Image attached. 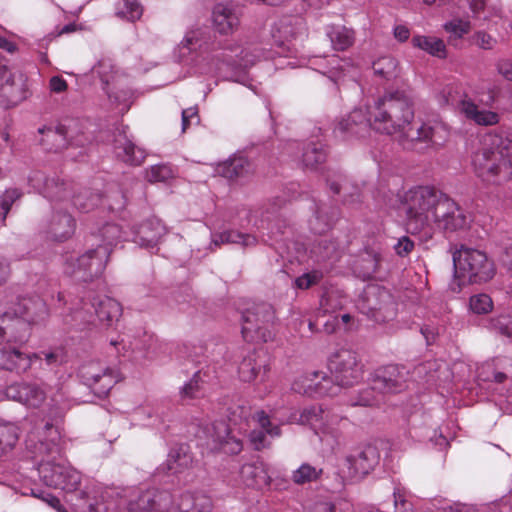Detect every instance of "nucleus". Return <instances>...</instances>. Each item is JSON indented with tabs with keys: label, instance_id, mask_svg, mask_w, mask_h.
<instances>
[{
	"label": "nucleus",
	"instance_id": "nucleus-1",
	"mask_svg": "<svg viewBox=\"0 0 512 512\" xmlns=\"http://www.w3.org/2000/svg\"><path fill=\"white\" fill-rule=\"evenodd\" d=\"M414 104V97L408 91L385 93L372 106V129L386 135L401 133L406 148H412L416 143L440 145L445 132L442 123L428 121L419 123L416 128L411 126L415 116Z\"/></svg>",
	"mask_w": 512,
	"mask_h": 512
},
{
	"label": "nucleus",
	"instance_id": "nucleus-2",
	"mask_svg": "<svg viewBox=\"0 0 512 512\" xmlns=\"http://www.w3.org/2000/svg\"><path fill=\"white\" fill-rule=\"evenodd\" d=\"M407 230L431 238L435 229L456 232L466 229L470 220L465 211L447 195L430 187H417L405 193Z\"/></svg>",
	"mask_w": 512,
	"mask_h": 512
},
{
	"label": "nucleus",
	"instance_id": "nucleus-3",
	"mask_svg": "<svg viewBox=\"0 0 512 512\" xmlns=\"http://www.w3.org/2000/svg\"><path fill=\"white\" fill-rule=\"evenodd\" d=\"M26 447L38 460V473L45 485L66 492L76 491L80 473L62 461L61 435L56 427L46 423L40 431L31 432Z\"/></svg>",
	"mask_w": 512,
	"mask_h": 512
},
{
	"label": "nucleus",
	"instance_id": "nucleus-4",
	"mask_svg": "<svg viewBox=\"0 0 512 512\" xmlns=\"http://www.w3.org/2000/svg\"><path fill=\"white\" fill-rule=\"evenodd\" d=\"M48 317L46 303L39 297L21 298L5 295V310L2 312V337L9 341L25 343L30 335V326L44 322Z\"/></svg>",
	"mask_w": 512,
	"mask_h": 512
},
{
	"label": "nucleus",
	"instance_id": "nucleus-5",
	"mask_svg": "<svg viewBox=\"0 0 512 512\" xmlns=\"http://www.w3.org/2000/svg\"><path fill=\"white\" fill-rule=\"evenodd\" d=\"M455 277L459 282L451 285L454 292L460 291L461 283H482L491 280L495 265L483 251L461 246L453 253Z\"/></svg>",
	"mask_w": 512,
	"mask_h": 512
},
{
	"label": "nucleus",
	"instance_id": "nucleus-6",
	"mask_svg": "<svg viewBox=\"0 0 512 512\" xmlns=\"http://www.w3.org/2000/svg\"><path fill=\"white\" fill-rule=\"evenodd\" d=\"M500 143L499 137L487 135L472 156L474 170L484 181L494 182L503 169H509L508 173L512 175V153L509 155L507 167Z\"/></svg>",
	"mask_w": 512,
	"mask_h": 512
},
{
	"label": "nucleus",
	"instance_id": "nucleus-7",
	"mask_svg": "<svg viewBox=\"0 0 512 512\" xmlns=\"http://www.w3.org/2000/svg\"><path fill=\"white\" fill-rule=\"evenodd\" d=\"M275 311L266 302L252 303L242 312V335L248 342H268L273 339Z\"/></svg>",
	"mask_w": 512,
	"mask_h": 512
},
{
	"label": "nucleus",
	"instance_id": "nucleus-8",
	"mask_svg": "<svg viewBox=\"0 0 512 512\" xmlns=\"http://www.w3.org/2000/svg\"><path fill=\"white\" fill-rule=\"evenodd\" d=\"M121 306L116 300L103 296L94 298L92 303H85L80 309H76L65 317V323L75 326L94 323L95 319L103 326H110L121 316Z\"/></svg>",
	"mask_w": 512,
	"mask_h": 512
},
{
	"label": "nucleus",
	"instance_id": "nucleus-9",
	"mask_svg": "<svg viewBox=\"0 0 512 512\" xmlns=\"http://www.w3.org/2000/svg\"><path fill=\"white\" fill-rule=\"evenodd\" d=\"M110 256V248L95 247L79 257H69L65 261L64 271L78 281H92L102 275Z\"/></svg>",
	"mask_w": 512,
	"mask_h": 512
},
{
	"label": "nucleus",
	"instance_id": "nucleus-10",
	"mask_svg": "<svg viewBox=\"0 0 512 512\" xmlns=\"http://www.w3.org/2000/svg\"><path fill=\"white\" fill-rule=\"evenodd\" d=\"M38 132L42 135L41 144L47 150L54 152L62 151L69 145L82 147L88 141L76 120H69L55 127H42Z\"/></svg>",
	"mask_w": 512,
	"mask_h": 512
},
{
	"label": "nucleus",
	"instance_id": "nucleus-11",
	"mask_svg": "<svg viewBox=\"0 0 512 512\" xmlns=\"http://www.w3.org/2000/svg\"><path fill=\"white\" fill-rule=\"evenodd\" d=\"M329 369L337 386H351L362 379L363 364L355 351L339 349L329 358Z\"/></svg>",
	"mask_w": 512,
	"mask_h": 512
},
{
	"label": "nucleus",
	"instance_id": "nucleus-12",
	"mask_svg": "<svg viewBox=\"0 0 512 512\" xmlns=\"http://www.w3.org/2000/svg\"><path fill=\"white\" fill-rule=\"evenodd\" d=\"M172 496L156 488L141 491L128 503L130 512H170Z\"/></svg>",
	"mask_w": 512,
	"mask_h": 512
},
{
	"label": "nucleus",
	"instance_id": "nucleus-13",
	"mask_svg": "<svg viewBox=\"0 0 512 512\" xmlns=\"http://www.w3.org/2000/svg\"><path fill=\"white\" fill-rule=\"evenodd\" d=\"M27 98L25 75L19 71H10L2 65V105L14 107Z\"/></svg>",
	"mask_w": 512,
	"mask_h": 512
},
{
	"label": "nucleus",
	"instance_id": "nucleus-14",
	"mask_svg": "<svg viewBox=\"0 0 512 512\" xmlns=\"http://www.w3.org/2000/svg\"><path fill=\"white\" fill-rule=\"evenodd\" d=\"M81 376L99 396H105L110 389L118 382L117 371L111 368L100 367L97 363H90L82 366Z\"/></svg>",
	"mask_w": 512,
	"mask_h": 512
},
{
	"label": "nucleus",
	"instance_id": "nucleus-15",
	"mask_svg": "<svg viewBox=\"0 0 512 512\" xmlns=\"http://www.w3.org/2000/svg\"><path fill=\"white\" fill-rule=\"evenodd\" d=\"M409 372L404 366L387 365L379 369L373 379V389L383 393H397L405 389Z\"/></svg>",
	"mask_w": 512,
	"mask_h": 512
},
{
	"label": "nucleus",
	"instance_id": "nucleus-16",
	"mask_svg": "<svg viewBox=\"0 0 512 512\" xmlns=\"http://www.w3.org/2000/svg\"><path fill=\"white\" fill-rule=\"evenodd\" d=\"M300 421L302 424L309 425L316 434H322L324 437H338L339 431L336 427L339 422L338 417L335 415H330L321 407L313 406L304 409V411L301 413Z\"/></svg>",
	"mask_w": 512,
	"mask_h": 512
},
{
	"label": "nucleus",
	"instance_id": "nucleus-17",
	"mask_svg": "<svg viewBox=\"0 0 512 512\" xmlns=\"http://www.w3.org/2000/svg\"><path fill=\"white\" fill-rule=\"evenodd\" d=\"M380 462V452L374 445H366L346 457L350 473L363 477L373 471Z\"/></svg>",
	"mask_w": 512,
	"mask_h": 512
},
{
	"label": "nucleus",
	"instance_id": "nucleus-18",
	"mask_svg": "<svg viewBox=\"0 0 512 512\" xmlns=\"http://www.w3.org/2000/svg\"><path fill=\"white\" fill-rule=\"evenodd\" d=\"M329 385L330 380L323 373L313 371L297 378L292 384V390L309 396L336 395L337 387H330Z\"/></svg>",
	"mask_w": 512,
	"mask_h": 512
},
{
	"label": "nucleus",
	"instance_id": "nucleus-19",
	"mask_svg": "<svg viewBox=\"0 0 512 512\" xmlns=\"http://www.w3.org/2000/svg\"><path fill=\"white\" fill-rule=\"evenodd\" d=\"M167 229L158 218H149L133 228V242L144 248H153L166 235Z\"/></svg>",
	"mask_w": 512,
	"mask_h": 512
},
{
	"label": "nucleus",
	"instance_id": "nucleus-20",
	"mask_svg": "<svg viewBox=\"0 0 512 512\" xmlns=\"http://www.w3.org/2000/svg\"><path fill=\"white\" fill-rule=\"evenodd\" d=\"M268 371L267 357L262 350H252L245 355L238 367V374L243 382L263 381Z\"/></svg>",
	"mask_w": 512,
	"mask_h": 512
},
{
	"label": "nucleus",
	"instance_id": "nucleus-21",
	"mask_svg": "<svg viewBox=\"0 0 512 512\" xmlns=\"http://www.w3.org/2000/svg\"><path fill=\"white\" fill-rule=\"evenodd\" d=\"M371 110L372 106H369L367 110L362 108L354 109L347 118L342 119L338 123L335 132H339L342 135L362 136L368 128L372 129L373 117L371 116Z\"/></svg>",
	"mask_w": 512,
	"mask_h": 512
},
{
	"label": "nucleus",
	"instance_id": "nucleus-22",
	"mask_svg": "<svg viewBox=\"0 0 512 512\" xmlns=\"http://www.w3.org/2000/svg\"><path fill=\"white\" fill-rule=\"evenodd\" d=\"M394 303L391 295L383 288L378 286H369L364 290L363 297L359 303V307L372 316L377 317V313L382 310L393 308Z\"/></svg>",
	"mask_w": 512,
	"mask_h": 512
},
{
	"label": "nucleus",
	"instance_id": "nucleus-23",
	"mask_svg": "<svg viewBox=\"0 0 512 512\" xmlns=\"http://www.w3.org/2000/svg\"><path fill=\"white\" fill-rule=\"evenodd\" d=\"M29 183L45 197L55 200H63L67 197L66 184L57 178H47L43 172L35 171L29 176Z\"/></svg>",
	"mask_w": 512,
	"mask_h": 512
},
{
	"label": "nucleus",
	"instance_id": "nucleus-24",
	"mask_svg": "<svg viewBox=\"0 0 512 512\" xmlns=\"http://www.w3.org/2000/svg\"><path fill=\"white\" fill-rule=\"evenodd\" d=\"M459 112L468 120L479 126H494L500 121L497 112L481 109L470 98H463L458 103Z\"/></svg>",
	"mask_w": 512,
	"mask_h": 512
},
{
	"label": "nucleus",
	"instance_id": "nucleus-25",
	"mask_svg": "<svg viewBox=\"0 0 512 512\" xmlns=\"http://www.w3.org/2000/svg\"><path fill=\"white\" fill-rule=\"evenodd\" d=\"M239 475L242 484L249 488L263 489L272 482L266 465L261 461L244 464Z\"/></svg>",
	"mask_w": 512,
	"mask_h": 512
},
{
	"label": "nucleus",
	"instance_id": "nucleus-26",
	"mask_svg": "<svg viewBox=\"0 0 512 512\" xmlns=\"http://www.w3.org/2000/svg\"><path fill=\"white\" fill-rule=\"evenodd\" d=\"M212 430V450H220L226 454H238L242 451L241 440L230 434L228 426L224 422L213 424Z\"/></svg>",
	"mask_w": 512,
	"mask_h": 512
},
{
	"label": "nucleus",
	"instance_id": "nucleus-27",
	"mask_svg": "<svg viewBox=\"0 0 512 512\" xmlns=\"http://www.w3.org/2000/svg\"><path fill=\"white\" fill-rule=\"evenodd\" d=\"M75 219L66 212H54L47 227V234L55 241H65L75 232Z\"/></svg>",
	"mask_w": 512,
	"mask_h": 512
},
{
	"label": "nucleus",
	"instance_id": "nucleus-28",
	"mask_svg": "<svg viewBox=\"0 0 512 512\" xmlns=\"http://www.w3.org/2000/svg\"><path fill=\"white\" fill-rule=\"evenodd\" d=\"M213 25L221 34H230L239 26L238 13L228 5L219 3L212 12Z\"/></svg>",
	"mask_w": 512,
	"mask_h": 512
},
{
	"label": "nucleus",
	"instance_id": "nucleus-29",
	"mask_svg": "<svg viewBox=\"0 0 512 512\" xmlns=\"http://www.w3.org/2000/svg\"><path fill=\"white\" fill-rule=\"evenodd\" d=\"M41 359L40 354H24L17 348L2 350V369L16 373L26 372L34 360Z\"/></svg>",
	"mask_w": 512,
	"mask_h": 512
},
{
	"label": "nucleus",
	"instance_id": "nucleus-30",
	"mask_svg": "<svg viewBox=\"0 0 512 512\" xmlns=\"http://www.w3.org/2000/svg\"><path fill=\"white\" fill-rule=\"evenodd\" d=\"M302 31V21L298 18H284L276 23L272 29V37L278 46H285L297 37Z\"/></svg>",
	"mask_w": 512,
	"mask_h": 512
},
{
	"label": "nucleus",
	"instance_id": "nucleus-31",
	"mask_svg": "<svg viewBox=\"0 0 512 512\" xmlns=\"http://www.w3.org/2000/svg\"><path fill=\"white\" fill-rule=\"evenodd\" d=\"M171 509L176 512H210L212 500L203 493L185 492L180 495L177 506L171 505Z\"/></svg>",
	"mask_w": 512,
	"mask_h": 512
},
{
	"label": "nucleus",
	"instance_id": "nucleus-32",
	"mask_svg": "<svg viewBox=\"0 0 512 512\" xmlns=\"http://www.w3.org/2000/svg\"><path fill=\"white\" fill-rule=\"evenodd\" d=\"M115 152L127 164L138 166L145 159L144 151L135 146L125 134H119L115 139Z\"/></svg>",
	"mask_w": 512,
	"mask_h": 512
},
{
	"label": "nucleus",
	"instance_id": "nucleus-33",
	"mask_svg": "<svg viewBox=\"0 0 512 512\" xmlns=\"http://www.w3.org/2000/svg\"><path fill=\"white\" fill-rule=\"evenodd\" d=\"M326 35L335 51H345L355 42V31L343 25H329Z\"/></svg>",
	"mask_w": 512,
	"mask_h": 512
},
{
	"label": "nucleus",
	"instance_id": "nucleus-34",
	"mask_svg": "<svg viewBox=\"0 0 512 512\" xmlns=\"http://www.w3.org/2000/svg\"><path fill=\"white\" fill-rule=\"evenodd\" d=\"M193 464V457L186 445H180L170 450L165 466L171 474H179L190 468Z\"/></svg>",
	"mask_w": 512,
	"mask_h": 512
},
{
	"label": "nucleus",
	"instance_id": "nucleus-35",
	"mask_svg": "<svg viewBox=\"0 0 512 512\" xmlns=\"http://www.w3.org/2000/svg\"><path fill=\"white\" fill-rule=\"evenodd\" d=\"M211 244L219 247L222 244H240L242 247H251L257 244L254 235L244 234L235 230H226L213 234Z\"/></svg>",
	"mask_w": 512,
	"mask_h": 512
},
{
	"label": "nucleus",
	"instance_id": "nucleus-36",
	"mask_svg": "<svg viewBox=\"0 0 512 512\" xmlns=\"http://www.w3.org/2000/svg\"><path fill=\"white\" fill-rule=\"evenodd\" d=\"M412 45L434 57H446V46L443 40L440 38L434 36L416 35L412 38Z\"/></svg>",
	"mask_w": 512,
	"mask_h": 512
},
{
	"label": "nucleus",
	"instance_id": "nucleus-37",
	"mask_svg": "<svg viewBox=\"0 0 512 512\" xmlns=\"http://www.w3.org/2000/svg\"><path fill=\"white\" fill-rule=\"evenodd\" d=\"M92 237L97 242L96 247H108L111 252L113 245L121 238V229L116 224L107 223L97 234H92ZM92 245H95V243Z\"/></svg>",
	"mask_w": 512,
	"mask_h": 512
},
{
	"label": "nucleus",
	"instance_id": "nucleus-38",
	"mask_svg": "<svg viewBox=\"0 0 512 512\" xmlns=\"http://www.w3.org/2000/svg\"><path fill=\"white\" fill-rule=\"evenodd\" d=\"M250 170V163L243 156H235L221 165V173L228 179H235L246 175Z\"/></svg>",
	"mask_w": 512,
	"mask_h": 512
},
{
	"label": "nucleus",
	"instance_id": "nucleus-39",
	"mask_svg": "<svg viewBox=\"0 0 512 512\" xmlns=\"http://www.w3.org/2000/svg\"><path fill=\"white\" fill-rule=\"evenodd\" d=\"M373 71L375 75L391 80L398 76V62L392 56H383L373 62Z\"/></svg>",
	"mask_w": 512,
	"mask_h": 512
},
{
	"label": "nucleus",
	"instance_id": "nucleus-40",
	"mask_svg": "<svg viewBox=\"0 0 512 512\" xmlns=\"http://www.w3.org/2000/svg\"><path fill=\"white\" fill-rule=\"evenodd\" d=\"M326 155L323 144L311 142L304 148L302 154L303 165L308 168H315L326 160Z\"/></svg>",
	"mask_w": 512,
	"mask_h": 512
},
{
	"label": "nucleus",
	"instance_id": "nucleus-41",
	"mask_svg": "<svg viewBox=\"0 0 512 512\" xmlns=\"http://www.w3.org/2000/svg\"><path fill=\"white\" fill-rule=\"evenodd\" d=\"M322 472V468L318 466L303 463L292 472L291 479L295 484L303 485L318 480Z\"/></svg>",
	"mask_w": 512,
	"mask_h": 512
},
{
	"label": "nucleus",
	"instance_id": "nucleus-42",
	"mask_svg": "<svg viewBox=\"0 0 512 512\" xmlns=\"http://www.w3.org/2000/svg\"><path fill=\"white\" fill-rule=\"evenodd\" d=\"M350 69H352V64L349 59H342L338 55H332L328 60L326 70L322 73L327 75L333 82L337 83L341 76Z\"/></svg>",
	"mask_w": 512,
	"mask_h": 512
},
{
	"label": "nucleus",
	"instance_id": "nucleus-43",
	"mask_svg": "<svg viewBox=\"0 0 512 512\" xmlns=\"http://www.w3.org/2000/svg\"><path fill=\"white\" fill-rule=\"evenodd\" d=\"M101 202V195L90 190H84L73 197L72 203L80 212H90Z\"/></svg>",
	"mask_w": 512,
	"mask_h": 512
},
{
	"label": "nucleus",
	"instance_id": "nucleus-44",
	"mask_svg": "<svg viewBox=\"0 0 512 512\" xmlns=\"http://www.w3.org/2000/svg\"><path fill=\"white\" fill-rule=\"evenodd\" d=\"M24 404L32 407L40 406L46 397L44 390L36 384L25 383L23 392Z\"/></svg>",
	"mask_w": 512,
	"mask_h": 512
},
{
	"label": "nucleus",
	"instance_id": "nucleus-45",
	"mask_svg": "<svg viewBox=\"0 0 512 512\" xmlns=\"http://www.w3.org/2000/svg\"><path fill=\"white\" fill-rule=\"evenodd\" d=\"M142 6L137 0H121L117 15L130 21L139 19L142 15Z\"/></svg>",
	"mask_w": 512,
	"mask_h": 512
},
{
	"label": "nucleus",
	"instance_id": "nucleus-46",
	"mask_svg": "<svg viewBox=\"0 0 512 512\" xmlns=\"http://www.w3.org/2000/svg\"><path fill=\"white\" fill-rule=\"evenodd\" d=\"M253 420L258 424L259 429L264 431L270 438L281 435L280 426L273 424L265 411H256L253 415Z\"/></svg>",
	"mask_w": 512,
	"mask_h": 512
},
{
	"label": "nucleus",
	"instance_id": "nucleus-47",
	"mask_svg": "<svg viewBox=\"0 0 512 512\" xmlns=\"http://www.w3.org/2000/svg\"><path fill=\"white\" fill-rule=\"evenodd\" d=\"M201 38L202 32L199 29L189 30L179 44L182 56H186L188 53L200 46Z\"/></svg>",
	"mask_w": 512,
	"mask_h": 512
},
{
	"label": "nucleus",
	"instance_id": "nucleus-48",
	"mask_svg": "<svg viewBox=\"0 0 512 512\" xmlns=\"http://www.w3.org/2000/svg\"><path fill=\"white\" fill-rule=\"evenodd\" d=\"M378 258L376 255L367 254L361 258L356 270L363 279L371 278L378 269Z\"/></svg>",
	"mask_w": 512,
	"mask_h": 512
},
{
	"label": "nucleus",
	"instance_id": "nucleus-49",
	"mask_svg": "<svg viewBox=\"0 0 512 512\" xmlns=\"http://www.w3.org/2000/svg\"><path fill=\"white\" fill-rule=\"evenodd\" d=\"M200 372L194 373L193 377L180 389V397L183 400L193 399L199 396L201 390Z\"/></svg>",
	"mask_w": 512,
	"mask_h": 512
},
{
	"label": "nucleus",
	"instance_id": "nucleus-50",
	"mask_svg": "<svg viewBox=\"0 0 512 512\" xmlns=\"http://www.w3.org/2000/svg\"><path fill=\"white\" fill-rule=\"evenodd\" d=\"M492 307V300L487 294H478L470 298V309L476 314H486Z\"/></svg>",
	"mask_w": 512,
	"mask_h": 512
},
{
	"label": "nucleus",
	"instance_id": "nucleus-51",
	"mask_svg": "<svg viewBox=\"0 0 512 512\" xmlns=\"http://www.w3.org/2000/svg\"><path fill=\"white\" fill-rule=\"evenodd\" d=\"M173 177L172 169L167 165H154L146 173L149 182H165Z\"/></svg>",
	"mask_w": 512,
	"mask_h": 512
},
{
	"label": "nucleus",
	"instance_id": "nucleus-52",
	"mask_svg": "<svg viewBox=\"0 0 512 512\" xmlns=\"http://www.w3.org/2000/svg\"><path fill=\"white\" fill-rule=\"evenodd\" d=\"M470 28V22L462 19H453L444 25V29L458 39L467 34Z\"/></svg>",
	"mask_w": 512,
	"mask_h": 512
},
{
	"label": "nucleus",
	"instance_id": "nucleus-53",
	"mask_svg": "<svg viewBox=\"0 0 512 512\" xmlns=\"http://www.w3.org/2000/svg\"><path fill=\"white\" fill-rule=\"evenodd\" d=\"M344 304V299L340 298L335 291L327 292L321 299L320 305L325 312H334L341 309Z\"/></svg>",
	"mask_w": 512,
	"mask_h": 512
},
{
	"label": "nucleus",
	"instance_id": "nucleus-54",
	"mask_svg": "<svg viewBox=\"0 0 512 512\" xmlns=\"http://www.w3.org/2000/svg\"><path fill=\"white\" fill-rule=\"evenodd\" d=\"M323 278V273L319 270H313L305 273L295 279V286L299 289H308L316 285Z\"/></svg>",
	"mask_w": 512,
	"mask_h": 512
},
{
	"label": "nucleus",
	"instance_id": "nucleus-55",
	"mask_svg": "<svg viewBox=\"0 0 512 512\" xmlns=\"http://www.w3.org/2000/svg\"><path fill=\"white\" fill-rule=\"evenodd\" d=\"M22 196V192L17 188L7 189L2 195V221L5 219L6 214L9 212L12 204Z\"/></svg>",
	"mask_w": 512,
	"mask_h": 512
},
{
	"label": "nucleus",
	"instance_id": "nucleus-56",
	"mask_svg": "<svg viewBox=\"0 0 512 512\" xmlns=\"http://www.w3.org/2000/svg\"><path fill=\"white\" fill-rule=\"evenodd\" d=\"M268 437L269 436L264 431L260 429H253L250 432L249 440L255 450H262L266 447H269L271 444L268 440Z\"/></svg>",
	"mask_w": 512,
	"mask_h": 512
},
{
	"label": "nucleus",
	"instance_id": "nucleus-57",
	"mask_svg": "<svg viewBox=\"0 0 512 512\" xmlns=\"http://www.w3.org/2000/svg\"><path fill=\"white\" fill-rule=\"evenodd\" d=\"M492 325L502 335L512 337V317L499 316L492 320Z\"/></svg>",
	"mask_w": 512,
	"mask_h": 512
},
{
	"label": "nucleus",
	"instance_id": "nucleus-58",
	"mask_svg": "<svg viewBox=\"0 0 512 512\" xmlns=\"http://www.w3.org/2000/svg\"><path fill=\"white\" fill-rule=\"evenodd\" d=\"M336 248L333 243H327V241H321L318 246H315L312 252L317 256V259L320 261H325L330 259Z\"/></svg>",
	"mask_w": 512,
	"mask_h": 512
},
{
	"label": "nucleus",
	"instance_id": "nucleus-59",
	"mask_svg": "<svg viewBox=\"0 0 512 512\" xmlns=\"http://www.w3.org/2000/svg\"><path fill=\"white\" fill-rule=\"evenodd\" d=\"M396 512H413V505L406 500L404 492L396 488L393 493Z\"/></svg>",
	"mask_w": 512,
	"mask_h": 512
},
{
	"label": "nucleus",
	"instance_id": "nucleus-60",
	"mask_svg": "<svg viewBox=\"0 0 512 512\" xmlns=\"http://www.w3.org/2000/svg\"><path fill=\"white\" fill-rule=\"evenodd\" d=\"M309 224L315 234H322L330 228L328 219L323 217L319 211L310 219Z\"/></svg>",
	"mask_w": 512,
	"mask_h": 512
},
{
	"label": "nucleus",
	"instance_id": "nucleus-61",
	"mask_svg": "<svg viewBox=\"0 0 512 512\" xmlns=\"http://www.w3.org/2000/svg\"><path fill=\"white\" fill-rule=\"evenodd\" d=\"M414 242L408 236H402L394 245L397 255L404 257L414 249Z\"/></svg>",
	"mask_w": 512,
	"mask_h": 512
},
{
	"label": "nucleus",
	"instance_id": "nucleus-62",
	"mask_svg": "<svg viewBox=\"0 0 512 512\" xmlns=\"http://www.w3.org/2000/svg\"><path fill=\"white\" fill-rule=\"evenodd\" d=\"M474 40L477 46L486 50L492 49L497 42L495 38L484 31L476 32L474 35Z\"/></svg>",
	"mask_w": 512,
	"mask_h": 512
},
{
	"label": "nucleus",
	"instance_id": "nucleus-63",
	"mask_svg": "<svg viewBox=\"0 0 512 512\" xmlns=\"http://www.w3.org/2000/svg\"><path fill=\"white\" fill-rule=\"evenodd\" d=\"M4 435L6 436V446L13 448L18 441L19 429L17 426L12 424L4 425V430L2 429V437Z\"/></svg>",
	"mask_w": 512,
	"mask_h": 512
},
{
	"label": "nucleus",
	"instance_id": "nucleus-64",
	"mask_svg": "<svg viewBox=\"0 0 512 512\" xmlns=\"http://www.w3.org/2000/svg\"><path fill=\"white\" fill-rule=\"evenodd\" d=\"M306 512H337L336 506L332 502L320 501L312 504L306 509Z\"/></svg>",
	"mask_w": 512,
	"mask_h": 512
}]
</instances>
